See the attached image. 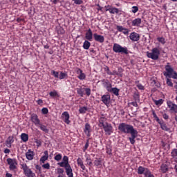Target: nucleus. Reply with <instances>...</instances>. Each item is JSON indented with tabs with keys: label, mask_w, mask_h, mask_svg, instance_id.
I'll list each match as a JSON object with an SVG mask.
<instances>
[{
	"label": "nucleus",
	"mask_w": 177,
	"mask_h": 177,
	"mask_svg": "<svg viewBox=\"0 0 177 177\" xmlns=\"http://www.w3.org/2000/svg\"><path fill=\"white\" fill-rule=\"evenodd\" d=\"M15 142V140L13 139V136H9L7 140H6V145L7 147H12V143Z\"/></svg>",
	"instance_id": "b1692460"
},
{
	"label": "nucleus",
	"mask_w": 177,
	"mask_h": 177,
	"mask_svg": "<svg viewBox=\"0 0 177 177\" xmlns=\"http://www.w3.org/2000/svg\"><path fill=\"white\" fill-rule=\"evenodd\" d=\"M135 102H140V95H139V91H136L134 93H133V96Z\"/></svg>",
	"instance_id": "2f4dec72"
},
{
	"label": "nucleus",
	"mask_w": 177,
	"mask_h": 177,
	"mask_svg": "<svg viewBox=\"0 0 177 177\" xmlns=\"http://www.w3.org/2000/svg\"><path fill=\"white\" fill-rule=\"evenodd\" d=\"M42 167L44 168V169H50V165L49 163H46L44 165H42Z\"/></svg>",
	"instance_id": "6e6d98bb"
},
{
	"label": "nucleus",
	"mask_w": 177,
	"mask_h": 177,
	"mask_svg": "<svg viewBox=\"0 0 177 177\" xmlns=\"http://www.w3.org/2000/svg\"><path fill=\"white\" fill-rule=\"evenodd\" d=\"M116 28H117L118 31H119L120 32H122V31H125V32H123V34H125L126 35H127V34H128V32H129L128 29L122 27V26H117Z\"/></svg>",
	"instance_id": "c756f323"
},
{
	"label": "nucleus",
	"mask_w": 177,
	"mask_h": 177,
	"mask_svg": "<svg viewBox=\"0 0 177 177\" xmlns=\"http://www.w3.org/2000/svg\"><path fill=\"white\" fill-rule=\"evenodd\" d=\"M76 91L77 92V94H79L81 97H84V89L82 88H76Z\"/></svg>",
	"instance_id": "79ce46f5"
},
{
	"label": "nucleus",
	"mask_w": 177,
	"mask_h": 177,
	"mask_svg": "<svg viewBox=\"0 0 177 177\" xmlns=\"http://www.w3.org/2000/svg\"><path fill=\"white\" fill-rule=\"evenodd\" d=\"M159 124L160 125V128L161 129H162V131H165L166 132H169V131L171 130V129L168 128V127L167 126V124L164 122V120H162Z\"/></svg>",
	"instance_id": "bb28decb"
},
{
	"label": "nucleus",
	"mask_w": 177,
	"mask_h": 177,
	"mask_svg": "<svg viewBox=\"0 0 177 177\" xmlns=\"http://www.w3.org/2000/svg\"><path fill=\"white\" fill-rule=\"evenodd\" d=\"M86 165H88L89 167H92V165H93V163L92 162V160H91V158H86Z\"/></svg>",
	"instance_id": "37998d69"
},
{
	"label": "nucleus",
	"mask_w": 177,
	"mask_h": 177,
	"mask_svg": "<svg viewBox=\"0 0 177 177\" xmlns=\"http://www.w3.org/2000/svg\"><path fill=\"white\" fill-rule=\"evenodd\" d=\"M86 111H88V107H86V106L81 107L79 109V113H80V114H85V113H86Z\"/></svg>",
	"instance_id": "58836bf2"
},
{
	"label": "nucleus",
	"mask_w": 177,
	"mask_h": 177,
	"mask_svg": "<svg viewBox=\"0 0 177 177\" xmlns=\"http://www.w3.org/2000/svg\"><path fill=\"white\" fill-rule=\"evenodd\" d=\"M148 170L149 169L140 166L138 168V175H143V174L145 175Z\"/></svg>",
	"instance_id": "5701e85b"
},
{
	"label": "nucleus",
	"mask_w": 177,
	"mask_h": 177,
	"mask_svg": "<svg viewBox=\"0 0 177 177\" xmlns=\"http://www.w3.org/2000/svg\"><path fill=\"white\" fill-rule=\"evenodd\" d=\"M62 118L65 124H67L68 125L70 122H71V121H70V114L68 111H64V113H62Z\"/></svg>",
	"instance_id": "9d476101"
},
{
	"label": "nucleus",
	"mask_w": 177,
	"mask_h": 177,
	"mask_svg": "<svg viewBox=\"0 0 177 177\" xmlns=\"http://www.w3.org/2000/svg\"><path fill=\"white\" fill-rule=\"evenodd\" d=\"M166 72L163 73V75L166 78H174V80H177V73L174 71L172 66L167 63V65L165 66Z\"/></svg>",
	"instance_id": "f03ea898"
},
{
	"label": "nucleus",
	"mask_w": 177,
	"mask_h": 177,
	"mask_svg": "<svg viewBox=\"0 0 177 177\" xmlns=\"http://www.w3.org/2000/svg\"><path fill=\"white\" fill-rule=\"evenodd\" d=\"M147 56L149 59H152V60H158V57H160V49L158 48H153L151 50V53L147 51Z\"/></svg>",
	"instance_id": "7ed1b4c3"
},
{
	"label": "nucleus",
	"mask_w": 177,
	"mask_h": 177,
	"mask_svg": "<svg viewBox=\"0 0 177 177\" xmlns=\"http://www.w3.org/2000/svg\"><path fill=\"white\" fill-rule=\"evenodd\" d=\"M34 156H35V153L31 149H28V151L26 153V157L27 160H33Z\"/></svg>",
	"instance_id": "a211bd4d"
},
{
	"label": "nucleus",
	"mask_w": 177,
	"mask_h": 177,
	"mask_svg": "<svg viewBox=\"0 0 177 177\" xmlns=\"http://www.w3.org/2000/svg\"><path fill=\"white\" fill-rule=\"evenodd\" d=\"M75 5H82L84 1L82 0H73Z\"/></svg>",
	"instance_id": "864d4df0"
},
{
	"label": "nucleus",
	"mask_w": 177,
	"mask_h": 177,
	"mask_svg": "<svg viewBox=\"0 0 177 177\" xmlns=\"http://www.w3.org/2000/svg\"><path fill=\"white\" fill-rule=\"evenodd\" d=\"M93 37L96 41V42H100V44H103L104 42V36L98 35L97 33H94Z\"/></svg>",
	"instance_id": "9b49d317"
},
{
	"label": "nucleus",
	"mask_w": 177,
	"mask_h": 177,
	"mask_svg": "<svg viewBox=\"0 0 177 177\" xmlns=\"http://www.w3.org/2000/svg\"><path fill=\"white\" fill-rule=\"evenodd\" d=\"M132 106H133L134 107H138V101H135V102H131Z\"/></svg>",
	"instance_id": "0e129e2a"
},
{
	"label": "nucleus",
	"mask_w": 177,
	"mask_h": 177,
	"mask_svg": "<svg viewBox=\"0 0 177 177\" xmlns=\"http://www.w3.org/2000/svg\"><path fill=\"white\" fill-rule=\"evenodd\" d=\"M83 48L84 49H86V50H88V49L91 48V42H89V41L88 40H85L84 42L83 43Z\"/></svg>",
	"instance_id": "72a5a7b5"
},
{
	"label": "nucleus",
	"mask_w": 177,
	"mask_h": 177,
	"mask_svg": "<svg viewBox=\"0 0 177 177\" xmlns=\"http://www.w3.org/2000/svg\"><path fill=\"white\" fill-rule=\"evenodd\" d=\"M139 10V7L138 6H133L131 12L132 13H136Z\"/></svg>",
	"instance_id": "5fc2aeb1"
},
{
	"label": "nucleus",
	"mask_w": 177,
	"mask_h": 177,
	"mask_svg": "<svg viewBox=\"0 0 177 177\" xmlns=\"http://www.w3.org/2000/svg\"><path fill=\"white\" fill-rule=\"evenodd\" d=\"M6 177H13L12 175L10 173H7V174H6Z\"/></svg>",
	"instance_id": "774afa93"
},
{
	"label": "nucleus",
	"mask_w": 177,
	"mask_h": 177,
	"mask_svg": "<svg viewBox=\"0 0 177 177\" xmlns=\"http://www.w3.org/2000/svg\"><path fill=\"white\" fill-rule=\"evenodd\" d=\"M94 165L96 167H99V166L102 165V159H100V158H95V160H94Z\"/></svg>",
	"instance_id": "4c0bfd02"
},
{
	"label": "nucleus",
	"mask_w": 177,
	"mask_h": 177,
	"mask_svg": "<svg viewBox=\"0 0 177 177\" xmlns=\"http://www.w3.org/2000/svg\"><path fill=\"white\" fill-rule=\"evenodd\" d=\"M51 75H53L55 78H59V72L56 71H51Z\"/></svg>",
	"instance_id": "3c124183"
},
{
	"label": "nucleus",
	"mask_w": 177,
	"mask_h": 177,
	"mask_svg": "<svg viewBox=\"0 0 177 177\" xmlns=\"http://www.w3.org/2000/svg\"><path fill=\"white\" fill-rule=\"evenodd\" d=\"M140 24H142V19L140 18L135 19L131 22V26H133V27H139Z\"/></svg>",
	"instance_id": "4be33fe9"
},
{
	"label": "nucleus",
	"mask_w": 177,
	"mask_h": 177,
	"mask_svg": "<svg viewBox=\"0 0 177 177\" xmlns=\"http://www.w3.org/2000/svg\"><path fill=\"white\" fill-rule=\"evenodd\" d=\"M160 170L162 174H165V172H168V166L165 164H162L160 167Z\"/></svg>",
	"instance_id": "c9c22d12"
},
{
	"label": "nucleus",
	"mask_w": 177,
	"mask_h": 177,
	"mask_svg": "<svg viewBox=\"0 0 177 177\" xmlns=\"http://www.w3.org/2000/svg\"><path fill=\"white\" fill-rule=\"evenodd\" d=\"M77 165L80 167V168H82L83 171H85L86 169L85 165H84V161H82V159H81V158H78L77 159Z\"/></svg>",
	"instance_id": "a878e982"
},
{
	"label": "nucleus",
	"mask_w": 177,
	"mask_h": 177,
	"mask_svg": "<svg viewBox=\"0 0 177 177\" xmlns=\"http://www.w3.org/2000/svg\"><path fill=\"white\" fill-rule=\"evenodd\" d=\"M137 87L138 88V89H140V91H144L145 89V86H143V85L140 84H138Z\"/></svg>",
	"instance_id": "680f3d73"
},
{
	"label": "nucleus",
	"mask_w": 177,
	"mask_h": 177,
	"mask_svg": "<svg viewBox=\"0 0 177 177\" xmlns=\"http://www.w3.org/2000/svg\"><path fill=\"white\" fill-rule=\"evenodd\" d=\"M58 165L62 167L70 165V163H68V156H64L62 158V162H58Z\"/></svg>",
	"instance_id": "f8f14e48"
},
{
	"label": "nucleus",
	"mask_w": 177,
	"mask_h": 177,
	"mask_svg": "<svg viewBox=\"0 0 177 177\" xmlns=\"http://www.w3.org/2000/svg\"><path fill=\"white\" fill-rule=\"evenodd\" d=\"M106 121L107 118H106V116H104V114H102L99 118L100 127H103L104 125H105Z\"/></svg>",
	"instance_id": "412c9836"
},
{
	"label": "nucleus",
	"mask_w": 177,
	"mask_h": 177,
	"mask_svg": "<svg viewBox=\"0 0 177 177\" xmlns=\"http://www.w3.org/2000/svg\"><path fill=\"white\" fill-rule=\"evenodd\" d=\"M155 120L158 124H160L162 121V120H160V118H158V116H156V118H155Z\"/></svg>",
	"instance_id": "69168bd1"
},
{
	"label": "nucleus",
	"mask_w": 177,
	"mask_h": 177,
	"mask_svg": "<svg viewBox=\"0 0 177 177\" xmlns=\"http://www.w3.org/2000/svg\"><path fill=\"white\" fill-rule=\"evenodd\" d=\"M118 129L122 133H130L131 137L129 138L130 143L135 145V139L138 138V130L133 128V126L127 123H120L118 126Z\"/></svg>",
	"instance_id": "f257e3e1"
},
{
	"label": "nucleus",
	"mask_w": 177,
	"mask_h": 177,
	"mask_svg": "<svg viewBox=\"0 0 177 177\" xmlns=\"http://www.w3.org/2000/svg\"><path fill=\"white\" fill-rule=\"evenodd\" d=\"M21 167H22V169L24 170V174L26 175V176L28 177H35V174L31 171V169L28 168V166H27V164L24 163L21 165Z\"/></svg>",
	"instance_id": "39448f33"
},
{
	"label": "nucleus",
	"mask_w": 177,
	"mask_h": 177,
	"mask_svg": "<svg viewBox=\"0 0 177 177\" xmlns=\"http://www.w3.org/2000/svg\"><path fill=\"white\" fill-rule=\"evenodd\" d=\"M157 40L158 42H160V44H162V45H165V38L164 37H158Z\"/></svg>",
	"instance_id": "de8ad7c7"
},
{
	"label": "nucleus",
	"mask_w": 177,
	"mask_h": 177,
	"mask_svg": "<svg viewBox=\"0 0 177 177\" xmlns=\"http://www.w3.org/2000/svg\"><path fill=\"white\" fill-rule=\"evenodd\" d=\"M39 128L41 131H43V132H45L46 133H48L49 132V129H48V128L46 127V126L43 125L42 124L40 123V124H39Z\"/></svg>",
	"instance_id": "e433bc0d"
},
{
	"label": "nucleus",
	"mask_w": 177,
	"mask_h": 177,
	"mask_svg": "<svg viewBox=\"0 0 177 177\" xmlns=\"http://www.w3.org/2000/svg\"><path fill=\"white\" fill-rule=\"evenodd\" d=\"M30 121H32V122H33V124H35V125H36L37 127L41 125V120H39V119L38 118V115H37V114L35 113H32L30 115Z\"/></svg>",
	"instance_id": "6e6552de"
},
{
	"label": "nucleus",
	"mask_w": 177,
	"mask_h": 177,
	"mask_svg": "<svg viewBox=\"0 0 177 177\" xmlns=\"http://www.w3.org/2000/svg\"><path fill=\"white\" fill-rule=\"evenodd\" d=\"M104 70L106 72V74H108V75H110V73H111V71H110V68H109V66H106L104 68Z\"/></svg>",
	"instance_id": "bf43d9fd"
},
{
	"label": "nucleus",
	"mask_w": 177,
	"mask_h": 177,
	"mask_svg": "<svg viewBox=\"0 0 177 177\" xmlns=\"http://www.w3.org/2000/svg\"><path fill=\"white\" fill-rule=\"evenodd\" d=\"M57 174H64V169H62V168H58L57 169Z\"/></svg>",
	"instance_id": "052dcab7"
},
{
	"label": "nucleus",
	"mask_w": 177,
	"mask_h": 177,
	"mask_svg": "<svg viewBox=\"0 0 177 177\" xmlns=\"http://www.w3.org/2000/svg\"><path fill=\"white\" fill-rule=\"evenodd\" d=\"M21 139L22 142H28V134L26 133H23L21 135Z\"/></svg>",
	"instance_id": "f704fd0d"
},
{
	"label": "nucleus",
	"mask_w": 177,
	"mask_h": 177,
	"mask_svg": "<svg viewBox=\"0 0 177 177\" xmlns=\"http://www.w3.org/2000/svg\"><path fill=\"white\" fill-rule=\"evenodd\" d=\"M85 38L87 41H92V39H93V33L91 28H89L86 32Z\"/></svg>",
	"instance_id": "6ab92c4d"
},
{
	"label": "nucleus",
	"mask_w": 177,
	"mask_h": 177,
	"mask_svg": "<svg viewBox=\"0 0 177 177\" xmlns=\"http://www.w3.org/2000/svg\"><path fill=\"white\" fill-rule=\"evenodd\" d=\"M88 147H89V139L86 140V144L84 145L83 151H85L86 150H87Z\"/></svg>",
	"instance_id": "603ef678"
},
{
	"label": "nucleus",
	"mask_w": 177,
	"mask_h": 177,
	"mask_svg": "<svg viewBox=\"0 0 177 177\" xmlns=\"http://www.w3.org/2000/svg\"><path fill=\"white\" fill-rule=\"evenodd\" d=\"M68 77V75H67V73H64L63 71L59 72V75L58 76L59 80H64V78H67Z\"/></svg>",
	"instance_id": "473e14b6"
},
{
	"label": "nucleus",
	"mask_w": 177,
	"mask_h": 177,
	"mask_svg": "<svg viewBox=\"0 0 177 177\" xmlns=\"http://www.w3.org/2000/svg\"><path fill=\"white\" fill-rule=\"evenodd\" d=\"M4 153H5V154H9V153H10V149H6L4 150Z\"/></svg>",
	"instance_id": "338daca9"
},
{
	"label": "nucleus",
	"mask_w": 177,
	"mask_h": 177,
	"mask_svg": "<svg viewBox=\"0 0 177 177\" xmlns=\"http://www.w3.org/2000/svg\"><path fill=\"white\" fill-rule=\"evenodd\" d=\"M101 100L105 104V106H109L111 100V97L109 94L104 95L101 97Z\"/></svg>",
	"instance_id": "1a4fd4ad"
},
{
	"label": "nucleus",
	"mask_w": 177,
	"mask_h": 177,
	"mask_svg": "<svg viewBox=\"0 0 177 177\" xmlns=\"http://www.w3.org/2000/svg\"><path fill=\"white\" fill-rule=\"evenodd\" d=\"M109 75H118V77H122V73H119L116 71H113L111 72V73H109Z\"/></svg>",
	"instance_id": "a19ab883"
},
{
	"label": "nucleus",
	"mask_w": 177,
	"mask_h": 177,
	"mask_svg": "<svg viewBox=\"0 0 177 177\" xmlns=\"http://www.w3.org/2000/svg\"><path fill=\"white\" fill-rule=\"evenodd\" d=\"M42 114H48L49 113V110H48V108H43L41 109Z\"/></svg>",
	"instance_id": "13d9d810"
},
{
	"label": "nucleus",
	"mask_w": 177,
	"mask_h": 177,
	"mask_svg": "<svg viewBox=\"0 0 177 177\" xmlns=\"http://www.w3.org/2000/svg\"><path fill=\"white\" fill-rule=\"evenodd\" d=\"M102 127L105 132V135H108L109 136H110V135L113 133V126L111 125V124L106 122L105 124L102 126Z\"/></svg>",
	"instance_id": "423d86ee"
},
{
	"label": "nucleus",
	"mask_w": 177,
	"mask_h": 177,
	"mask_svg": "<svg viewBox=\"0 0 177 177\" xmlns=\"http://www.w3.org/2000/svg\"><path fill=\"white\" fill-rule=\"evenodd\" d=\"M113 50L115 53H124V55H128V48L122 47L117 43L113 44Z\"/></svg>",
	"instance_id": "20e7f679"
},
{
	"label": "nucleus",
	"mask_w": 177,
	"mask_h": 177,
	"mask_svg": "<svg viewBox=\"0 0 177 177\" xmlns=\"http://www.w3.org/2000/svg\"><path fill=\"white\" fill-rule=\"evenodd\" d=\"M162 118H164V120H168L169 118V116L167 113H164L162 115Z\"/></svg>",
	"instance_id": "e2e57ef3"
},
{
	"label": "nucleus",
	"mask_w": 177,
	"mask_h": 177,
	"mask_svg": "<svg viewBox=\"0 0 177 177\" xmlns=\"http://www.w3.org/2000/svg\"><path fill=\"white\" fill-rule=\"evenodd\" d=\"M171 154L174 162L177 163V149H172Z\"/></svg>",
	"instance_id": "7c9ffc66"
},
{
	"label": "nucleus",
	"mask_w": 177,
	"mask_h": 177,
	"mask_svg": "<svg viewBox=\"0 0 177 177\" xmlns=\"http://www.w3.org/2000/svg\"><path fill=\"white\" fill-rule=\"evenodd\" d=\"M84 132L88 138H91V124L89 123L85 124Z\"/></svg>",
	"instance_id": "f3484780"
},
{
	"label": "nucleus",
	"mask_w": 177,
	"mask_h": 177,
	"mask_svg": "<svg viewBox=\"0 0 177 177\" xmlns=\"http://www.w3.org/2000/svg\"><path fill=\"white\" fill-rule=\"evenodd\" d=\"M77 74H79V76H77V78L80 80L81 81H83V80H85L86 78V75L85 73H82V70L81 68H77Z\"/></svg>",
	"instance_id": "aec40b11"
},
{
	"label": "nucleus",
	"mask_w": 177,
	"mask_h": 177,
	"mask_svg": "<svg viewBox=\"0 0 177 177\" xmlns=\"http://www.w3.org/2000/svg\"><path fill=\"white\" fill-rule=\"evenodd\" d=\"M49 95L51 97H56V96L59 97V94H57V91H56L50 92Z\"/></svg>",
	"instance_id": "c03bdc74"
},
{
	"label": "nucleus",
	"mask_w": 177,
	"mask_h": 177,
	"mask_svg": "<svg viewBox=\"0 0 177 177\" xmlns=\"http://www.w3.org/2000/svg\"><path fill=\"white\" fill-rule=\"evenodd\" d=\"M129 38L133 42H138V41H139V39H140V36L139 35L138 33L133 32L130 34Z\"/></svg>",
	"instance_id": "ddd939ff"
},
{
	"label": "nucleus",
	"mask_w": 177,
	"mask_h": 177,
	"mask_svg": "<svg viewBox=\"0 0 177 177\" xmlns=\"http://www.w3.org/2000/svg\"><path fill=\"white\" fill-rule=\"evenodd\" d=\"M144 175L145 177H154V175L151 174V171H150L149 169Z\"/></svg>",
	"instance_id": "8fccbe9b"
},
{
	"label": "nucleus",
	"mask_w": 177,
	"mask_h": 177,
	"mask_svg": "<svg viewBox=\"0 0 177 177\" xmlns=\"http://www.w3.org/2000/svg\"><path fill=\"white\" fill-rule=\"evenodd\" d=\"M167 106L170 110V111H172L173 113H177V105L174 104L171 101L167 102Z\"/></svg>",
	"instance_id": "4468645a"
},
{
	"label": "nucleus",
	"mask_w": 177,
	"mask_h": 177,
	"mask_svg": "<svg viewBox=\"0 0 177 177\" xmlns=\"http://www.w3.org/2000/svg\"><path fill=\"white\" fill-rule=\"evenodd\" d=\"M164 100H162V99H160L158 100H155L154 103L156 106H160L161 104H162Z\"/></svg>",
	"instance_id": "09e8293b"
},
{
	"label": "nucleus",
	"mask_w": 177,
	"mask_h": 177,
	"mask_svg": "<svg viewBox=\"0 0 177 177\" xmlns=\"http://www.w3.org/2000/svg\"><path fill=\"white\" fill-rule=\"evenodd\" d=\"M7 162L10 165V171H15L17 169V160L16 159H12L10 158L7 159Z\"/></svg>",
	"instance_id": "0eeeda50"
},
{
	"label": "nucleus",
	"mask_w": 177,
	"mask_h": 177,
	"mask_svg": "<svg viewBox=\"0 0 177 177\" xmlns=\"http://www.w3.org/2000/svg\"><path fill=\"white\" fill-rule=\"evenodd\" d=\"M106 151L107 154H109V156H111V154H113V153H112L113 149H112L111 146L107 145L106 149Z\"/></svg>",
	"instance_id": "ea45409f"
},
{
	"label": "nucleus",
	"mask_w": 177,
	"mask_h": 177,
	"mask_svg": "<svg viewBox=\"0 0 177 177\" xmlns=\"http://www.w3.org/2000/svg\"><path fill=\"white\" fill-rule=\"evenodd\" d=\"M84 91L86 92V96H91V88H84Z\"/></svg>",
	"instance_id": "4d7b16f0"
},
{
	"label": "nucleus",
	"mask_w": 177,
	"mask_h": 177,
	"mask_svg": "<svg viewBox=\"0 0 177 177\" xmlns=\"http://www.w3.org/2000/svg\"><path fill=\"white\" fill-rule=\"evenodd\" d=\"M167 85H168V86H174V84L172 83V80L171 79H169V77L167 78V82H166Z\"/></svg>",
	"instance_id": "49530a36"
},
{
	"label": "nucleus",
	"mask_w": 177,
	"mask_h": 177,
	"mask_svg": "<svg viewBox=\"0 0 177 177\" xmlns=\"http://www.w3.org/2000/svg\"><path fill=\"white\" fill-rule=\"evenodd\" d=\"M101 82L102 83L104 88H105L109 92V90L111 88V83H110L109 80L106 79H103L102 80H101Z\"/></svg>",
	"instance_id": "2eb2a0df"
},
{
	"label": "nucleus",
	"mask_w": 177,
	"mask_h": 177,
	"mask_svg": "<svg viewBox=\"0 0 177 177\" xmlns=\"http://www.w3.org/2000/svg\"><path fill=\"white\" fill-rule=\"evenodd\" d=\"M63 168H65L67 176L74 177V175L73 174V169L70 165L68 166H64Z\"/></svg>",
	"instance_id": "dca6fc26"
},
{
	"label": "nucleus",
	"mask_w": 177,
	"mask_h": 177,
	"mask_svg": "<svg viewBox=\"0 0 177 177\" xmlns=\"http://www.w3.org/2000/svg\"><path fill=\"white\" fill-rule=\"evenodd\" d=\"M62 158V153H58L54 157V160H55V161H60Z\"/></svg>",
	"instance_id": "a18cd8bd"
},
{
	"label": "nucleus",
	"mask_w": 177,
	"mask_h": 177,
	"mask_svg": "<svg viewBox=\"0 0 177 177\" xmlns=\"http://www.w3.org/2000/svg\"><path fill=\"white\" fill-rule=\"evenodd\" d=\"M48 158H49V153L48 151H45L44 156L40 158V162H42V164L45 163V161L48 160Z\"/></svg>",
	"instance_id": "cd10ccee"
},
{
	"label": "nucleus",
	"mask_w": 177,
	"mask_h": 177,
	"mask_svg": "<svg viewBox=\"0 0 177 177\" xmlns=\"http://www.w3.org/2000/svg\"><path fill=\"white\" fill-rule=\"evenodd\" d=\"M108 92H110L111 93H113L115 96H119L120 95V89H118V88H116V87H113V88L111 87Z\"/></svg>",
	"instance_id": "393cba45"
},
{
	"label": "nucleus",
	"mask_w": 177,
	"mask_h": 177,
	"mask_svg": "<svg viewBox=\"0 0 177 177\" xmlns=\"http://www.w3.org/2000/svg\"><path fill=\"white\" fill-rule=\"evenodd\" d=\"M106 12H109L111 15H114L116 13V15H118L120 13V10L117 8H109L106 10Z\"/></svg>",
	"instance_id": "c85d7f7f"
}]
</instances>
